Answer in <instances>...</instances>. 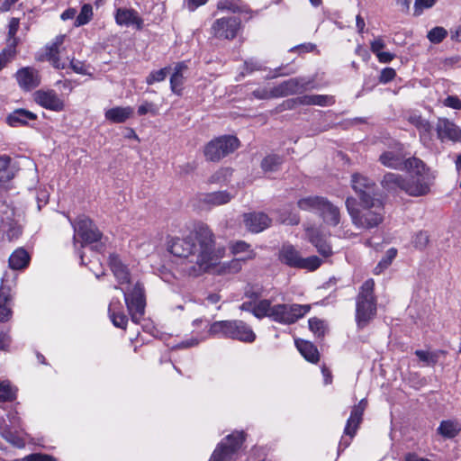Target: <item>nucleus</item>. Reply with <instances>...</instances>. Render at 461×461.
Instances as JSON below:
<instances>
[{"instance_id": "5701e85b", "label": "nucleus", "mask_w": 461, "mask_h": 461, "mask_svg": "<svg viewBox=\"0 0 461 461\" xmlns=\"http://www.w3.org/2000/svg\"><path fill=\"white\" fill-rule=\"evenodd\" d=\"M334 97L326 95H303L285 102L288 108H293L294 104H299L303 105H320L327 106L334 104Z\"/></svg>"}, {"instance_id": "c85d7f7f", "label": "nucleus", "mask_w": 461, "mask_h": 461, "mask_svg": "<svg viewBox=\"0 0 461 461\" xmlns=\"http://www.w3.org/2000/svg\"><path fill=\"white\" fill-rule=\"evenodd\" d=\"M109 265L111 270L113 271L114 276L120 284H128L130 283L131 275L130 271L122 260L119 256L113 254L109 257Z\"/></svg>"}, {"instance_id": "b1692460", "label": "nucleus", "mask_w": 461, "mask_h": 461, "mask_svg": "<svg viewBox=\"0 0 461 461\" xmlns=\"http://www.w3.org/2000/svg\"><path fill=\"white\" fill-rule=\"evenodd\" d=\"M379 161L384 167H391L393 169L404 170L410 167L408 162L410 158L405 159L402 152L400 151H384L379 157Z\"/></svg>"}, {"instance_id": "bf43d9fd", "label": "nucleus", "mask_w": 461, "mask_h": 461, "mask_svg": "<svg viewBox=\"0 0 461 461\" xmlns=\"http://www.w3.org/2000/svg\"><path fill=\"white\" fill-rule=\"evenodd\" d=\"M396 76V72L393 68H385L382 69L379 81L383 84L391 82Z\"/></svg>"}, {"instance_id": "393cba45", "label": "nucleus", "mask_w": 461, "mask_h": 461, "mask_svg": "<svg viewBox=\"0 0 461 461\" xmlns=\"http://www.w3.org/2000/svg\"><path fill=\"white\" fill-rule=\"evenodd\" d=\"M318 214L323 222L329 226L336 227L340 222L341 213L339 208L326 197Z\"/></svg>"}, {"instance_id": "8fccbe9b", "label": "nucleus", "mask_w": 461, "mask_h": 461, "mask_svg": "<svg viewBox=\"0 0 461 461\" xmlns=\"http://www.w3.org/2000/svg\"><path fill=\"white\" fill-rule=\"evenodd\" d=\"M447 36V32L443 27H434L428 32V39L431 43H440Z\"/></svg>"}, {"instance_id": "4d7b16f0", "label": "nucleus", "mask_w": 461, "mask_h": 461, "mask_svg": "<svg viewBox=\"0 0 461 461\" xmlns=\"http://www.w3.org/2000/svg\"><path fill=\"white\" fill-rule=\"evenodd\" d=\"M280 221L288 225H297L300 222V216L297 212H282L280 214Z\"/></svg>"}, {"instance_id": "1a4fd4ad", "label": "nucleus", "mask_w": 461, "mask_h": 461, "mask_svg": "<svg viewBox=\"0 0 461 461\" xmlns=\"http://www.w3.org/2000/svg\"><path fill=\"white\" fill-rule=\"evenodd\" d=\"M310 310V304H276L273 305L270 319L282 324H292L303 318Z\"/></svg>"}, {"instance_id": "7ed1b4c3", "label": "nucleus", "mask_w": 461, "mask_h": 461, "mask_svg": "<svg viewBox=\"0 0 461 461\" xmlns=\"http://www.w3.org/2000/svg\"><path fill=\"white\" fill-rule=\"evenodd\" d=\"M375 282L367 279L359 288L356 298V321L358 329H364L376 315V298L374 294Z\"/></svg>"}, {"instance_id": "680f3d73", "label": "nucleus", "mask_w": 461, "mask_h": 461, "mask_svg": "<svg viewBox=\"0 0 461 461\" xmlns=\"http://www.w3.org/2000/svg\"><path fill=\"white\" fill-rule=\"evenodd\" d=\"M12 342V338L9 334V330L0 331V349L7 351Z\"/></svg>"}, {"instance_id": "774afa93", "label": "nucleus", "mask_w": 461, "mask_h": 461, "mask_svg": "<svg viewBox=\"0 0 461 461\" xmlns=\"http://www.w3.org/2000/svg\"><path fill=\"white\" fill-rule=\"evenodd\" d=\"M376 57L381 63H390L394 59L395 55L391 52L381 51L377 53Z\"/></svg>"}, {"instance_id": "2eb2a0df", "label": "nucleus", "mask_w": 461, "mask_h": 461, "mask_svg": "<svg viewBox=\"0 0 461 461\" xmlns=\"http://www.w3.org/2000/svg\"><path fill=\"white\" fill-rule=\"evenodd\" d=\"M311 82L303 77H293L274 86V95L278 97L302 94L309 89Z\"/></svg>"}, {"instance_id": "dca6fc26", "label": "nucleus", "mask_w": 461, "mask_h": 461, "mask_svg": "<svg viewBox=\"0 0 461 461\" xmlns=\"http://www.w3.org/2000/svg\"><path fill=\"white\" fill-rule=\"evenodd\" d=\"M34 101L41 107L54 111L60 112L64 109L65 104L63 100L52 89L50 90H37L33 94Z\"/></svg>"}, {"instance_id": "39448f33", "label": "nucleus", "mask_w": 461, "mask_h": 461, "mask_svg": "<svg viewBox=\"0 0 461 461\" xmlns=\"http://www.w3.org/2000/svg\"><path fill=\"white\" fill-rule=\"evenodd\" d=\"M278 260L289 267L316 270L321 265V259L317 256L303 258L299 250L290 243L282 245L278 251Z\"/></svg>"}, {"instance_id": "6ab92c4d", "label": "nucleus", "mask_w": 461, "mask_h": 461, "mask_svg": "<svg viewBox=\"0 0 461 461\" xmlns=\"http://www.w3.org/2000/svg\"><path fill=\"white\" fill-rule=\"evenodd\" d=\"M367 406V401L362 399L357 404L354 405L350 416L347 420L346 427L344 429V434L352 438L363 420V414Z\"/></svg>"}, {"instance_id": "bb28decb", "label": "nucleus", "mask_w": 461, "mask_h": 461, "mask_svg": "<svg viewBox=\"0 0 461 461\" xmlns=\"http://www.w3.org/2000/svg\"><path fill=\"white\" fill-rule=\"evenodd\" d=\"M381 185L388 192L403 191L406 193L407 179L399 174L386 173L381 181Z\"/></svg>"}, {"instance_id": "4be33fe9", "label": "nucleus", "mask_w": 461, "mask_h": 461, "mask_svg": "<svg viewBox=\"0 0 461 461\" xmlns=\"http://www.w3.org/2000/svg\"><path fill=\"white\" fill-rule=\"evenodd\" d=\"M243 217L245 226L251 232H261L271 224V219L264 212L245 213Z\"/></svg>"}, {"instance_id": "f03ea898", "label": "nucleus", "mask_w": 461, "mask_h": 461, "mask_svg": "<svg viewBox=\"0 0 461 461\" xmlns=\"http://www.w3.org/2000/svg\"><path fill=\"white\" fill-rule=\"evenodd\" d=\"M208 333L212 337L245 343H251L256 339V334L251 327L241 320L216 321L210 325Z\"/></svg>"}, {"instance_id": "9d476101", "label": "nucleus", "mask_w": 461, "mask_h": 461, "mask_svg": "<svg viewBox=\"0 0 461 461\" xmlns=\"http://www.w3.org/2000/svg\"><path fill=\"white\" fill-rule=\"evenodd\" d=\"M124 301L134 322H139L145 312L146 299L144 286L137 282L131 288L123 291Z\"/></svg>"}, {"instance_id": "79ce46f5", "label": "nucleus", "mask_w": 461, "mask_h": 461, "mask_svg": "<svg viewBox=\"0 0 461 461\" xmlns=\"http://www.w3.org/2000/svg\"><path fill=\"white\" fill-rule=\"evenodd\" d=\"M397 255V249L394 248H391L386 251L385 256L379 261L377 266L374 269V273L375 275L381 274L384 269H386L395 258Z\"/></svg>"}, {"instance_id": "c756f323", "label": "nucleus", "mask_w": 461, "mask_h": 461, "mask_svg": "<svg viewBox=\"0 0 461 461\" xmlns=\"http://www.w3.org/2000/svg\"><path fill=\"white\" fill-rule=\"evenodd\" d=\"M187 66L185 62H179L176 65L174 72L170 77V88L173 93L180 95L183 90L185 81V72Z\"/></svg>"}, {"instance_id": "e2e57ef3", "label": "nucleus", "mask_w": 461, "mask_h": 461, "mask_svg": "<svg viewBox=\"0 0 461 461\" xmlns=\"http://www.w3.org/2000/svg\"><path fill=\"white\" fill-rule=\"evenodd\" d=\"M345 204H346L347 211H348V214L351 217V220H355L356 221L357 220L356 215L360 211V210H358V209H357L355 207V205H356V199L353 198V197H348L346 202H345Z\"/></svg>"}, {"instance_id": "603ef678", "label": "nucleus", "mask_w": 461, "mask_h": 461, "mask_svg": "<svg viewBox=\"0 0 461 461\" xmlns=\"http://www.w3.org/2000/svg\"><path fill=\"white\" fill-rule=\"evenodd\" d=\"M15 398V393L11 385L5 382L0 383V402H12Z\"/></svg>"}, {"instance_id": "aec40b11", "label": "nucleus", "mask_w": 461, "mask_h": 461, "mask_svg": "<svg viewBox=\"0 0 461 461\" xmlns=\"http://www.w3.org/2000/svg\"><path fill=\"white\" fill-rule=\"evenodd\" d=\"M307 240L316 248L317 251L324 258L332 255V249L328 243L326 237L321 231L315 227H308L305 229Z\"/></svg>"}, {"instance_id": "f704fd0d", "label": "nucleus", "mask_w": 461, "mask_h": 461, "mask_svg": "<svg viewBox=\"0 0 461 461\" xmlns=\"http://www.w3.org/2000/svg\"><path fill=\"white\" fill-rule=\"evenodd\" d=\"M29 262L30 256L23 248L14 250L9 257V266L14 270L25 268L29 265Z\"/></svg>"}, {"instance_id": "423d86ee", "label": "nucleus", "mask_w": 461, "mask_h": 461, "mask_svg": "<svg viewBox=\"0 0 461 461\" xmlns=\"http://www.w3.org/2000/svg\"><path fill=\"white\" fill-rule=\"evenodd\" d=\"M240 146V140L235 136L224 135L209 141L203 149L207 160L218 162L229 154L234 152Z\"/></svg>"}, {"instance_id": "de8ad7c7", "label": "nucleus", "mask_w": 461, "mask_h": 461, "mask_svg": "<svg viewBox=\"0 0 461 461\" xmlns=\"http://www.w3.org/2000/svg\"><path fill=\"white\" fill-rule=\"evenodd\" d=\"M441 352H429L425 350H416L415 355L419 357V359L422 362H425L428 366H434L439 357V354Z\"/></svg>"}, {"instance_id": "f3484780", "label": "nucleus", "mask_w": 461, "mask_h": 461, "mask_svg": "<svg viewBox=\"0 0 461 461\" xmlns=\"http://www.w3.org/2000/svg\"><path fill=\"white\" fill-rule=\"evenodd\" d=\"M438 138L441 141L446 140L454 142L461 141V129L446 118H438L436 124Z\"/></svg>"}, {"instance_id": "864d4df0", "label": "nucleus", "mask_w": 461, "mask_h": 461, "mask_svg": "<svg viewBox=\"0 0 461 461\" xmlns=\"http://www.w3.org/2000/svg\"><path fill=\"white\" fill-rule=\"evenodd\" d=\"M429 241V236L427 231L420 230L417 232L413 239L412 243L416 249H424Z\"/></svg>"}, {"instance_id": "412c9836", "label": "nucleus", "mask_w": 461, "mask_h": 461, "mask_svg": "<svg viewBox=\"0 0 461 461\" xmlns=\"http://www.w3.org/2000/svg\"><path fill=\"white\" fill-rule=\"evenodd\" d=\"M15 77L19 86L25 91L36 88L41 84L39 72L33 68L26 67L19 69Z\"/></svg>"}, {"instance_id": "e433bc0d", "label": "nucleus", "mask_w": 461, "mask_h": 461, "mask_svg": "<svg viewBox=\"0 0 461 461\" xmlns=\"http://www.w3.org/2000/svg\"><path fill=\"white\" fill-rule=\"evenodd\" d=\"M296 347L302 356L309 362L316 363L319 361L318 349L312 343L305 340L296 341Z\"/></svg>"}, {"instance_id": "72a5a7b5", "label": "nucleus", "mask_w": 461, "mask_h": 461, "mask_svg": "<svg viewBox=\"0 0 461 461\" xmlns=\"http://www.w3.org/2000/svg\"><path fill=\"white\" fill-rule=\"evenodd\" d=\"M461 431V424L456 420H442L437 429L438 434L445 438H453Z\"/></svg>"}, {"instance_id": "473e14b6", "label": "nucleus", "mask_w": 461, "mask_h": 461, "mask_svg": "<svg viewBox=\"0 0 461 461\" xmlns=\"http://www.w3.org/2000/svg\"><path fill=\"white\" fill-rule=\"evenodd\" d=\"M233 195L227 191H218L203 194L201 201L213 206L226 204L231 201Z\"/></svg>"}, {"instance_id": "f257e3e1", "label": "nucleus", "mask_w": 461, "mask_h": 461, "mask_svg": "<svg viewBox=\"0 0 461 461\" xmlns=\"http://www.w3.org/2000/svg\"><path fill=\"white\" fill-rule=\"evenodd\" d=\"M168 249L174 256L188 260L185 272L190 276L203 275L218 260L213 232L203 222L196 224L186 237L172 239Z\"/></svg>"}, {"instance_id": "f8f14e48", "label": "nucleus", "mask_w": 461, "mask_h": 461, "mask_svg": "<svg viewBox=\"0 0 461 461\" xmlns=\"http://www.w3.org/2000/svg\"><path fill=\"white\" fill-rule=\"evenodd\" d=\"M14 210L5 203H0V231L9 240L17 239L22 234V227L14 218Z\"/></svg>"}, {"instance_id": "37998d69", "label": "nucleus", "mask_w": 461, "mask_h": 461, "mask_svg": "<svg viewBox=\"0 0 461 461\" xmlns=\"http://www.w3.org/2000/svg\"><path fill=\"white\" fill-rule=\"evenodd\" d=\"M231 175V168L223 167L212 174L209 178V182L212 184H225L230 181Z\"/></svg>"}, {"instance_id": "09e8293b", "label": "nucleus", "mask_w": 461, "mask_h": 461, "mask_svg": "<svg viewBox=\"0 0 461 461\" xmlns=\"http://www.w3.org/2000/svg\"><path fill=\"white\" fill-rule=\"evenodd\" d=\"M170 70V68L166 67L159 70L151 71L146 77V83L148 85H153L154 83L164 81Z\"/></svg>"}, {"instance_id": "13d9d810", "label": "nucleus", "mask_w": 461, "mask_h": 461, "mask_svg": "<svg viewBox=\"0 0 461 461\" xmlns=\"http://www.w3.org/2000/svg\"><path fill=\"white\" fill-rule=\"evenodd\" d=\"M252 95L254 97L260 100L276 98V96L273 95L274 87L270 90L267 89L266 87L258 88L252 92Z\"/></svg>"}, {"instance_id": "5fc2aeb1", "label": "nucleus", "mask_w": 461, "mask_h": 461, "mask_svg": "<svg viewBox=\"0 0 461 461\" xmlns=\"http://www.w3.org/2000/svg\"><path fill=\"white\" fill-rule=\"evenodd\" d=\"M147 113H150L152 115H157L158 113V106L149 101H144L139 107H138V114L139 115H145Z\"/></svg>"}, {"instance_id": "a878e982", "label": "nucleus", "mask_w": 461, "mask_h": 461, "mask_svg": "<svg viewBox=\"0 0 461 461\" xmlns=\"http://www.w3.org/2000/svg\"><path fill=\"white\" fill-rule=\"evenodd\" d=\"M115 21L119 25H123L127 27L134 25L138 30L142 29L143 26V20L133 9H117L115 14Z\"/></svg>"}, {"instance_id": "338daca9", "label": "nucleus", "mask_w": 461, "mask_h": 461, "mask_svg": "<svg viewBox=\"0 0 461 461\" xmlns=\"http://www.w3.org/2000/svg\"><path fill=\"white\" fill-rule=\"evenodd\" d=\"M384 47V41L382 39L378 38L371 42L370 50L376 56L377 53L381 52Z\"/></svg>"}, {"instance_id": "20e7f679", "label": "nucleus", "mask_w": 461, "mask_h": 461, "mask_svg": "<svg viewBox=\"0 0 461 461\" xmlns=\"http://www.w3.org/2000/svg\"><path fill=\"white\" fill-rule=\"evenodd\" d=\"M408 164V170H413V174L407 179L406 194L411 196L426 195L434 183V174L417 158H410Z\"/></svg>"}, {"instance_id": "a19ab883", "label": "nucleus", "mask_w": 461, "mask_h": 461, "mask_svg": "<svg viewBox=\"0 0 461 461\" xmlns=\"http://www.w3.org/2000/svg\"><path fill=\"white\" fill-rule=\"evenodd\" d=\"M273 306L271 305V302L267 299L260 300L257 302L253 306V315L258 319H262L264 317H269L272 312Z\"/></svg>"}, {"instance_id": "ea45409f", "label": "nucleus", "mask_w": 461, "mask_h": 461, "mask_svg": "<svg viewBox=\"0 0 461 461\" xmlns=\"http://www.w3.org/2000/svg\"><path fill=\"white\" fill-rule=\"evenodd\" d=\"M10 163V157L5 155L0 157V183L7 182L14 176V172Z\"/></svg>"}, {"instance_id": "cd10ccee", "label": "nucleus", "mask_w": 461, "mask_h": 461, "mask_svg": "<svg viewBox=\"0 0 461 461\" xmlns=\"http://www.w3.org/2000/svg\"><path fill=\"white\" fill-rule=\"evenodd\" d=\"M37 120V114L25 109H16L6 117V122L11 127H21L28 124L29 121Z\"/></svg>"}, {"instance_id": "a211bd4d", "label": "nucleus", "mask_w": 461, "mask_h": 461, "mask_svg": "<svg viewBox=\"0 0 461 461\" xmlns=\"http://www.w3.org/2000/svg\"><path fill=\"white\" fill-rule=\"evenodd\" d=\"M6 275L2 278L0 285V322H5L12 317V285L5 280Z\"/></svg>"}, {"instance_id": "6e6d98bb", "label": "nucleus", "mask_w": 461, "mask_h": 461, "mask_svg": "<svg viewBox=\"0 0 461 461\" xmlns=\"http://www.w3.org/2000/svg\"><path fill=\"white\" fill-rule=\"evenodd\" d=\"M261 295H262V289L258 286L248 285L245 288L244 296L255 303L261 297Z\"/></svg>"}, {"instance_id": "2f4dec72", "label": "nucleus", "mask_w": 461, "mask_h": 461, "mask_svg": "<svg viewBox=\"0 0 461 461\" xmlns=\"http://www.w3.org/2000/svg\"><path fill=\"white\" fill-rule=\"evenodd\" d=\"M122 307L121 302L119 300H113L108 308L109 316L113 322V324L121 329H125L128 323L127 316L120 312V308Z\"/></svg>"}, {"instance_id": "58836bf2", "label": "nucleus", "mask_w": 461, "mask_h": 461, "mask_svg": "<svg viewBox=\"0 0 461 461\" xmlns=\"http://www.w3.org/2000/svg\"><path fill=\"white\" fill-rule=\"evenodd\" d=\"M409 122L418 129L420 139H424L430 134L432 127L429 121L423 119L421 116L411 115L409 117Z\"/></svg>"}, {"instance_id": "49530a36", "label": "nucleus", "mask_w": 461, "mask_h": 461, "mask_svg": "<svg viewBox=\"0 0 461 461\" xmlns=\"http://www.w3.org/2000/svg\"><path fill=\"white\" fill-rule=\"evenodd\" d=\"M308 323L311 331L313 332L315 336H317L318 338L324 336L327 327L322 320L313 317L309 319Z\"/></svg>"}, {"instance_id": "4c0bfd02", "label": "nucleus", "mask_w": 461, "mask_h": 461, "mask_svg": "<svg viewBox=\"0 0 461 461\" xmlns=\"http://www.w3.org/2000/svg\"><path fill=\"white\" fill-rule=\"evenodd\" d=\"M284 162L283 157L277 154H269L261 161V168L265 173L277 171Z\"/></svg>"}, {"instance_id": "69168bd1", "label": "nucleus", "mask_w": 461, "mask_h": 461, "mask_svg": "<svg viewBox=\"0 0 461 461\" xmlns=\"http://www.w3.org/2000/svg\"><path fill=\"white\" fill-rule=\"evenodd\" d=\"M70 68L74 72L81 75L86 74V69L83 62L75 60L74 59L70 61Z\"/></svg>"}, {"instance_id": "9b49d317", "label": "nucleus", "mask_w": 461, "mask_h": 461, "mask_svg": "<svg viewBox=\"0 0 461 461\" xmlns=\"http://www.w3.org/2000/svg\"><path fill=\"white\" fill-rule=\"evenodd\" d=\"M245 440L243 431H236L228 435L213 451L209 461H230L233 455L241 447Z\"/></svg>"}, {"instance_id": "a18cd8bd", "label": "nucleus", "mask_w": 461, "mask_h": 461, "mask_svg": "<svg viewBox=\"0 0 461 461\" xmlns=\"http://www.w3.org/2000/svg\"><path fill=\"white\" fill-rule=\"evenodd\" d=\"M217 7L220 10H228L232 13L247 12L245 6L240 5L239 1L236 0H221L219 1Z\"/></svg>"}, {"instance_id": "4468645a", "label": "nucleus", "mask_w": 461, "mask_h": 461, "mask_svg": "<svg viewBox=\"0 0 461 461\" xmlns=\"http://www.w3.org/2000/svg\"><path fill=\"white\" fill-rule=\"evenodd\" d=\"M240 27V20L237 17L217 19L212 26V34L217 39L232 40Z\"/></svg>"}, {"instance_id": "3c124183", "label": "nucleus", "mask_w": 461, "mask_h": 461, "mask_svg": "<svg viewBox=\"0 0 461 461\" xmlns=\"http://www.w3.org/2000/svg\"><path fill=\"white\" fill-rule=\"evenodd\" d=\"M437 3V0H415L413 5V15L420 16L423 14L425 9L432 8Z\"/></svg>"}, {"instance_id": "ddd939ff", "label": "nucleus", "mask_w": 461, "mask_h": 461, "mask_svg": "<svg viewBox=\"0 0 461 461\" xmlns=\"http://www.w3.org/2000/svg\"><path fill=\"white\" fill-rule=\"evenodd\" d=\"M352 188L358 195L361 203H369L370 201L377 200L376 185L366 176L356 173L351 176Z\"/></svg>"}, {"instance_id": "6e6552de", "label": "nucleus", "mask_w": 461, "mask_h": 461, "mask_svg": "<svg viewBox=\"0 0 461 461\" xmlns=\"http://www.w3.org/2000/svg\"><path fill=\"white\" fill-rule=\"evenodd\" d=\"M363 209L352 220L354 225L359 228L372 229L377 227L384 220V204L380 199L370 201L369 203H361Z\"/></svg>"}, {"instance_id": "0e129e2a", "label": "nucleus", "mask_w": 461, "mask_h": 461, "mask_svg": "<svg viewBox=\"0 0 461 461\" xmlns=\"http://www.w3.org/2000/svg\"><path fill=\"white\" fill-rule=\"evenodd\" d=\"M443 104L445 106L461 110V100L456 95H449L444 101Z\"/></svg>"}, {"instance_id": "052dcab7", "label": "nucleus", "mask_w": 461, "mask_h": 461, "mask_svg": "<svg viewBox=\"0 0 461 461\" xmlns=\"http://www.w3.org/2000/svg\"><path fill=\"white\" fill-rule=\"evenodd\" d=\"M24 461H58L54 456L47 454L34 453L24 457Z\"/></svg>"}, {"instance_id": "7c9ffc66", "label": "nucleus", "mask_w": 461, "mask_h": 461, "mask_svg": "<svg viewBox=\"0 0 461 461\" xmlns=\"http://www.w3.org/2000/svg\"><path fill=\"white\" fill-rule=\"evenodd\" d=\"M133 115V108L131 106H117L105 112V118L113 123H122Z\"/></svg>"}, {"instance_id": "c03bdc74", "label": "nucleus", "mask_w": 461, "mask_h": 461, "mask_svg": "<svg viewBox=\"0 0 461 461\" xmlns=\"http://www.w3.org/2000/svg\"><path fill=\"white\" fill-rule=\"evenodd\" d=\"M93 16V7L90 4H85L76 18L75 25L82 26L90 22Z\"/></svg>"}, {"instance_id": "0eeeda50", "label": "nucleus", "mask_w": 461, "mask_h": 461, "mask_svg": "<svg viewBox=\"0 0 461 461\" xmlns=\"http://www.w3.org/2000/svg\"><path fill=\"white\" fill-rule=\"evenodd\" d=\"M68 221L74 229L73 241L76 249L77 247V237L81 240L82 248L85 245L92 244L101 240L102 232L87 216L80 215L75 221L68 218Z\"/></svg>"}, {"instance_id": "c9c22d12", "label": "nucleus", "mask_w": 461, "mask_h": 461, "mask_svg": "<svg viewBox=\"0 0 461 461\" xmlns=\"http://www.w3.org/2000/svg\"><path fill=\"white\" fill-rule=\"evenodd\" d=\"M325 197L313 195L307 196L298 200L297 206L303 211L315 212L319 213Z\"/></svg>"}]
</instances>
